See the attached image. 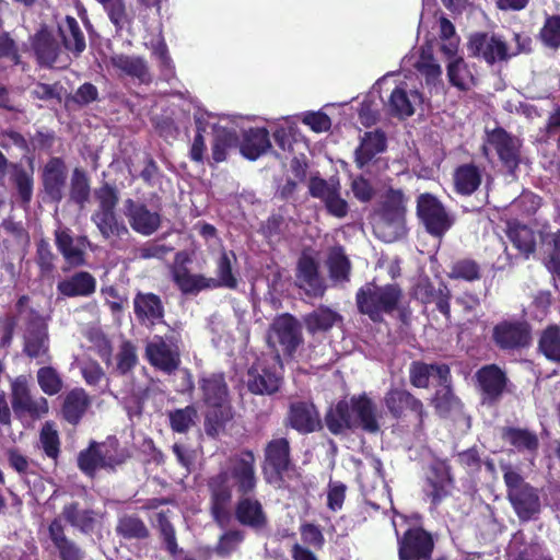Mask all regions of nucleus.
Segmentation results:
<instances>
[{
    "label": "nucleus",
    "mask_w": 560,
    "mask_h": 560,
    "mask_svg": "<svg viewBox=\"0 0 560 560\" xmlns=\"http://www.w3.org/2000/svg\"><path fill=\"white\" fill-rule=\"evenodd\" d=\"M255 457L250 452H244L230 462L226 470L210 479L211 512L215 522L225 527L230 521L228 505L232 498V488L242 494L252 492L256 487Z\"/></svg>",
    "instance_id": "nucleus-1"
},
{
    "label": "nucleus",
    "mask_w": 560,
    "mask_h": 560,
    "mask_svg": "<svg viewBox=\"0 0 560 560\" xmlns=\"http://www.w3.org/2000/svg\"><path fill=\"white\" fill-rule=\"evenodd\" d=\"M325 423L334 434L343 433L348 429L376 433L381 428L376 407L365 394L352 396L332 406L326 413Z\"/></svg>",
    "instance_id": "nucleus-2"
},
{
    "label": "nucleus",
    "mask_w": 560,
    "mask_h": 560,
    "mask_svg": "<svg viewBox=\"0 0 560 560\" xmlns=\"http://www.w3.org/2000/svg\"><path fill=\"white\" fill-rule=\"evenodd\" d=\"M375 235L390 243L405 234V202L401 191H389L378 211L372 217Z\"/></svg>",
    "instance_id": "nucleus-3"
},
{
    "label": "nucleus",
    "mask_w": 560,
    "mask_h": 560,
    "mask_svg": "<svg viewBox=\"0 0 560 560\" xmlns=\"http://www.w3.org/2000/svg\"><path fill=\"white\" fill-rule=\"evenodd\" d=\"M401 296L402 292L396 284L378 287L368 283L357 293V303L362 314L378 322L384 314H389L397 307Z\"/></svg>",
    "instance_id": "nucleus-4"
},
{
    "label": "nucleus",
    "mask_w": 560,
    "mask_h": 560,
    "mask_svg": "<svg viewBox=\"0 0 560 560\" xmlns=\"http://www.w3.org/2000/svg\"><path fill=\"white\" fill-rule=\"evenodd\" d=\"M503 479L508 488V499L522 521H529L540 512V499L537 489L510 466L503 467Z\"/></svg>",
    "instance_id": "nucleus-5"
},
{
    "label": "nucleus",
    "mask_w": 560,
    "mask_h": 560,
    "mask_svg": "<svg viewBox=\"0 0 560 560\" xmlns=\"http://www.w3.org/2000/svg\"><path fill=\"white\" fill-rule=\"evenodd\" d=\"M468 50L471 55L481 57L488 63L492 65L517 55L523 48L520 44L515 49L511 48L506 42L498 35L477 33L470 36Z\"/></svg>",
    "instance_id": "nucleus-6"
},
{
    "label": "nucleus",
    "mask_w": 560,
    "mask_h": 560,
    "mask_svg": "<svg viewBox=\"0 0 560 560\" xmlns=\"http://www.w3.org/2000/svg\"><path fill=\"white\" fill-rule=\"evenodd\" d=\"M521 148L522 142L517 137L508 133L502 128H495L487 131L482 150L485 155H488L489 149H493L503 166L513 172L521 161Z\"/></svg>",
    "instance_id": "nucleus-7"
},
{
    "label": "nucleus",
    "mask_w": 560,
    "mask_h": 560,
    "mask_svg": "<svg viewBox=\"0 0 560 560\" xmlns=\"http://www.w3.org/2000/svg\"><path fill=\"white\" fill-rule=\"evenodd\" d=\"M280 370L279 354L272 357L270 363L265 359L258 360L248 371L249 390L260 395H270L277 392L281 383Z\"/></svg>",
    "instance_id": "nucleus-8"
},
{
    "label": "nucleus",
    "mask_w": 560,
    "mask_h": 560,
    "mask_svg": "<svg viewBox=\"0 0 560 560\" xmlns=\"http://www.w3.org/2000/svg\"><path fill=\"white\" fill-rule=\"evenodd\" d=\"M417 209L419 218L432 235L442 236L454 223L453 217L430 194L419 196Z\"/></svg>",
    "instance_id": "nucleus-9"
},
{
    "label": "nucleus",
    "mask_w": 560,
    "mask_h": 560,
    "mask_svg": "<svg viewBox=\"0 0 560 560\" xmlns=\"http://www.w3.org/2000/svg\"><path fill=\"white\" fill-rule=\"evenodd\" d=\"M12 408L18 417L43 418L48 413V401L43 396H32L27 383L19 377L12 382Z\"/></svg>",
    "instance_id": "nucleus-10"
},
{
    "label": "nucleus",
    "mask_w": 560,
    "mask_h": 560,
    "mask_svg": "<svg viewBox=\"0 0 560 560\" xmlns=\"http://www.w3.org/2000/svg\"><path fill=\"white\" fill-rule=\"evenodd\" d=\"M267 340L273 349L280 348L291 354L302 341L298 322L290 315L277 317L270 326Z\"/></svg>",
    "instance_id": "nucleus-11"
},
{
    "label": "nucleus",
    "mask_w": 560,
    "mask_h": 560,
    "mask_svg": "<svg viewBox=\"0 0 560 560\" xmlns=\"http://www.w3.org/2000/svg\"><path fill=\"white\" fill-rule=\"evenodd\" d=\"M145 358L154 368L171 374L180 363L178 347L161 336H154L147 342Z\"/></svg>",
    "instance_id": "nucleus-12"
},
{
    "label": "nucleus",
    "mask_w": 560,
    "mask_h": 560,
    "mask_svg": "<svg viewBox=\"0 0 560 560\" xmlns=\"http://www.w3.org/2000/svg\"><path fill=\"white\" fill-rule=\"evenodd\" d=\"M310 194L320 199L329 212L336 218H345L348 213V203L340 195V184L337 179L314 177L310 182Z\"/></svg>",
    "instance_id": "nucleus-13"
},
{
    "label": "nucleus",
    "mask_w": 560,
    "mask_h": 560,
    "mask_svg": "<svg viewBox=\"0 0 560 560\" xmlns=\"http://www.w3.org/2000/svg\"><path fill=\"white\" fill-rule=\"evenodd\" d=\"M432 550V537L421 528L408 530L399 540L401 560H430Z\"/></svg>",
    "instance_id": "nucleus-14"
},
{
    "label": "nucleus",
    "mask_w": 560,
    "mask_h": 560,
    "mask_svg": "<svg viewBox=\"0 0 560 560\" xmlns=\"http://www.w3.org/2000/svg\"><path fill=\"white\" fill-rule=\"evenodd\" d=\"M422 103V96L407 81L399 82L390 92L387 106L392 115L406 118L413 115L416 107Z\"/></svg>",
    "instance_id": "nucleus-15"
},
{
    "label": "nucleus",
    "mask_w": 560,
    "mask_h": 560,
    "mask_svg": "<svg viewBox=\"0 0 560 560\" xmlns=\"http://www.w3.org/2000/svg\"><path fill=\"white\" fill-rule=\"evenodd\" d=\"M124 209L131 229L137 233L148 236L160 228V214L150 211L145 205L127 199L124 202Z\"/></svg>",
    "instance_id": "nucleus-16"
},
{
    "label": "nucleus",
    "mask_w": 560,
    "mask_h": 560,
    "mask_svg": "<svg viewBox=\"0 0 560 560\" xmlns=\"http://www.w3.org/2000/svg\"><path fill=\"white\" fill-rule=\"evenodd\" d=\"M478 387L485 402H494L503 394L508 378L505 373L497 365L490 364L476 373Z\"/></svg>",
    "instance_id": "nucleus-17"
},
{
    "label": "nucleus",
    "mask_w": 560,
    "mask_h": 560,
    "mask_svg": "<svg viewBox=\"0 0 560 560\" xmlns=\"http://www.w3.org/2000/svg\"><path fill=\"white\" fill-rule=\"evenodd\" d=\"M203 401L209 408L220 409L221 415L229 409V393L224 376L219 373L203 375L199 380Z\"/></svg>",
    "instance_id": "nucleus-18"
},
{
    "label": "nucleus",
    "mask_w": 560,
    "mask_h": 560,
    "mask_svg": "<svg viewBox=\"0 0 560 560\" xmlns=\"http://www.w3.org/2000/svg\"><path fill=\"white\" fill-rule=\"evenodd\" d=\"M47 324L38 314L32 315L24 335V351L31 358H39L47 353Z\"/></svg>",
    "instance_id": "nucleus-19"
},
{
    "label": "nucleus",
    "mask_w": 560,
    "mask_h": 560,
    "mask_svg": "<svg viewBox=\"0 0 560 560\" xmlns=\"http://www.w3.org/2000/svg\"><path fill=\"white\" fill-rule=\"evenodd\" d=\"M296 282L308 295L320 296L325 291L324 280L318 273L314 258L302 255L298 262Z\"/></svg>",
    "instance_id": "nucleus-20"
},
{
    "label": "nucleus",
    "mask_w": 560,
    "mask_h": 560,
    "mask_svg": "<svg viewBox=\"0 0 560 560\" xmlns=\"http://www.w3.org/2000/svg\"><path fill=\"white\" fill-rule=\"evenodd\" d=\"M33 49L43 65L62 67L67 63L63 51L46 30H40L34 36Z\"/></svg>",
    "instance_id": "nucleus-21"
},
{
    "label": "nucleus",
    "mask_w": 560,
    "mask_h": 560,
    "mask_svg": "<svg viewBox=\"0 0 560 560\" xmlns=\"http://www.w3.org/2000/svg\"><path fill=\"white\" fill-rule=\"evenodd\" d=\"M493 338L501 348L512 349L527 345L529 334L527 326L522 323L504 322L494 327Z\"/></svg>",
    "instance_id": "nucleus-22"
},
{
    "label": "nucleus",
    "mask_w": 560,
    "mask_h": 560,
    "mask_svg": "<svg viewBox=\"0 0 560 560\" xmlns=\"http://www.w3.org/2000/svg\"><path fill=\"white\" fill-rule=\"evenodd\" d=\"M56 244L66 261L71 266L84 264V238H73L68 229L56 230Z\"/></svg>",
    "instance_id": "nucleus-23"
},
{
    "label": "nucleus",
    "mask_w": 560,
    "mask_h": 560,
    "mask_svg": "<svg viewBox=\"0 0 560 560\" xmlns=\"http://www.w3.org/2000/svg\"><path fill=\"white\" fill-rule=\"evenodd\" d=\"M410 382L416 387L425 388L432 378L439 383H445L450 378V369L445 364H425L415 362L409 371Z\"/></svg>",
    "instance_id": "nucleus-24"
},
{
    "label": "nucleus",
    "mask_w": 560,
    "mask_h": 560,
    "mask_svg": "<svg viewBox=\"0 0 560 560\" xmlns=\"http://www.w3.org/2000/svg\"><path fill=\"white\" fill-rule=\"evenodd\" d=\"M66 178V166L60 159L54 158L45 165L43 172L44 186L52 200H61Z\"/></svg>",
    "instance_id": "nucleus-25"
},
{
    "label": "nucleus",
    "mask_w": 560,
    "mask_h": 560,
    "mask_svg": "<svg viewBox=\"0 0 560 560\" xmlns=\"http://www.w3.org/2000/svg\"><path fill=\"white\" fill-rule=\"evenodd\" d=\"M137 318L143 324H155L163 318L160 298L153 293H138L133 300Z\"/></svg>",
    "instance_id": "nucleus-26"
},
{
    "label": "nucleus",
    "mask_w": 560,
    "mask_h": 560,
    "mask_svg": "<svg viewBox=\"0 0 560 560\" xmlns=\"http://www.w3.org/2000/svg\"><path fill=\"white\" fill-rule=\"evenodd\" d=\"M289 422L292 428L303 433L315 431L320 423L314 405L306 402L291 405Z\"/></svg>",
    "instance_id": "nucleus-27"
},
{
    "label": "nucleus",
    "mask_w": 560,
    "mask_h": 560,
    "mask_svg": "<svg viewBox=\"0 0 560 560\" xmlns=\"http://www.w3.org/2000/svg\"><path fill=\"white\" fill-rule=\"evenodd\" d=\"M96 288L95 278L85 271H80L60 281L57 289L65 296H88L94 293Z\"/></svg>",
    "instance_id": "nucleus-28"
},
{
    "label": "nucleus",
    "mask_w": 560,
    "mask_h": 560,
    "mask_svg": "<svg viewBox=\"0 0 560 560\" xmlns=\"http://www.w3.org/2000/svg\"><path fill=\"white\" fill-rule=\"evenodd\" d=\"M271 148L266 128H252L244 133L241 153L249 160H256Z\"/></svg>",
    "instance_id": "nucleus-29"
},
{
    "label": "nucleus",
    "mask_w": 560,
    "mask_h": 560,
    "mask_svg": "<svg viewBox=\"0 0 560 560\" xmlns=\"http://www.w3.org/2000/svg\"><path fill=\"white\" fill-rule=\"evenodd\" d=\"M173 279L179 290L186 294L198 293L205 289H214L217 284L213 278L190 273L185 267H175L173 269Z\"/></svg>",
    "instance_id": "nucleus-30"
},
{
    "label": "nucleus",
    "mask_w": 560,
    "mask_h": 560,
    "mask_svg": "<svg viewBox=\"0 0 560 560\" xmlns=\"http://www.w3.org/2000/svg\"><path fill=\"white\" fill-rule=\"evenodd\" d=\"M109 65L120 74L136 78L141 82L149 81L150 79L147 63L140 57L122 54L113 55L109 59Z\"/></svg>",
    "instance_id": "nucleus-31"
},
{
    "label": "nucleus",
    "mask_w": 560,
    "mask_h": 560,
    "mask_svg": "<svg viewBox=\"0 0 560 560\" xmlns=\"http://www.w3.org/2000/svg\"><path fill=\"white\" fill-rule=\"evenodd\" d=\"M289 452V442L283 438L272 440L266 447V463L275 469L279 477L290 470Z\"/></svg>",
    "instance_id": "nucleus-32"
},
{
    "label": "nucleus",
    "mask_w": 560,
    "mask_h": 560,
    "mask_svg": "<svg viewBox=\"0 0 560 560\" xmlns=\"http://www.w3.org/2000/svg\"><path fill=\"white\" fill-rule=\"evenodd\" d=\"M91 220L105 240L115 241L129 235L128 228L119 220L116 211L92 214Z\"/></svg>",
    "instance_id": "nucleus-33"
},
{
    "label": "nucleus",
    "mask_w": 560,
    "mask_h": 560,
    "mask_svg": "<svg viewBox=\"0 0 560 560\" xmlns=\"http://www.w3.org/2000/svg\"><path fill=\"white\" fill-rule=\"evenodd\" d=\"M49 536L55 547L58 549L62 560H82L83 551L71 540H69L65 533L63 526L59 518L54 520L49 527Z\"/></svg>",
    "instance_id": "nucleus-34"
},
{
    "label": "nucleus",
    "mask_w": 560,
    "mask_h": 560,
    "mask_svg": "<svg viewBox=\"0 0 560 560\" xmlns=\"http://www.w3.org/2000/svg\"><path fill=\"white\" fill-rule=\"evenodd\" d=\"M451 477L445 467H434L428 476L427 486L424 488L425 495L433 504L441 502L451 489Z\"/></svg>",
    "instance_id": "nucleus-35"
},
{
    "label": "nucleus",
    "mask_w": 560,
    "mask_h": 560,
    "mask_svg": "<svg viewBox=\"0 0 560 560\" xmlns=\"http://www.w3.org/2000/svg\"><path fill=\"white\" fill-rule=\"evenodd\" d=\"M237 521L246 526L260 528L266 524V515L258 500L252 498H243L236 506Z\"/></svg>",
    "instance_id": "nucleus-36"
},
{
    "label": "nucleus",
    "mask_w": 560,
    "mask_h": 560,
    "mask_svg": "<svg viewBox=\"0 0 560 560\" xmlns=\"http://www.w3.org/2000/svg\"><path fill=\"white\" fill-rule=\"evenodd\" d=\"M90 398L84 389L75 388L67 394L65 397L62 413L65 419L75 424L80 421L90 406Z\"/></svg>",
    "instance_id": "nucleus-37"
},
{
    "label": "nucleus",
    "mask_w": 560,
    "mask_h": 560,
    "mask_svg": "<svg viewBox=\"0 0 560 560\" xmlns=\"http://www.w3.org/2000/svg\"><path fill=\"white\" fill-rule=\"evenodd\" d=\"M384 401L388 410L394 416H398L404 410V408H410L411 410L416 411L419 417H422V402L404 389L392 388L385 395Z\"/></svg>",
    "instance_id": "nucleus-38"
},
{
    "label": "nucleus",
    "mask_w": 560,
    "mask_h": 560,
    "mask_svg": "<svg viewBox=\"0 0 560 560\" xmlns=\"http://www.w3.org/2000/svg\"><path fill=\"white\" fill-rule=\"evenodd\" d=\"M65 47L75 55L85 49V38L78 21L72 16H66L58 25Z\"/></svg>",
    "instance_id": "nucleus-39"
},
{
    "label": "nucleus",
    "mask_w": 560,
    "mask_h": 560,
    "mask_svg": "<svg viewBox=\"0 0 560 560\" xmlns=\"http://www.w3.org/2000/svg\"><path fill=\"white\" fill-rule=\"evenodd\" d=\"M341 320V316L329 307L320 306L304 318L307 331L312 334L326 331Z\"/></svg>",
    "instance_id": "nucleus-40"
},
{
    "label": "nucleus",
    "mask_w": 560,
    "mask_h": 560,
    "mask_svg": "<svg viewBox=\"0 0 560 560\" xmlns=\"http://www.w3.org/2000/svg\"><path fill=\"white\" fill-rule=\"evenodd\" d=\"M385 149V137L382 132H366L360 147L355 150V162L359 167H363L377 153Z\"/></svg>",
    "instance_id": "nucleus-41"
},
{
    "label": "nucleus",
    "mask_w": 560,
    "mask_h": 560,
    "mask_svg": "<svg viewBox=\"0 0 560 560\" xmlns=\"http://www.w3.org/2000/svg\"><path fill=\"white\" fill-rule=\"evenodd\" d=\"M62 516L70 525L83 533L92 532L97 522L96 513L91 510L80 509L78 503L65 505Z\"/></svg>",
    "instance_id": "nucleus-42"
},
{
    "label": "nucleus",
    "mask_w": 560,
    "mask_h": 560,
    "mask_svg": "<svg viewBox=\"0 0 560 560\" xmlns=\"http://www.w3.org/2000/svg\"><path fill=\"white\" fill-rule=\"evenodd\" d=\"M480 183V171L472 164L462 165L454 173L455 189L462 195H471Z\"/></svg>",
    "instance_id": "nucleus-43"
},
{
    "label": "nucleus",
    "mask_w": 560,
    "mask_h": 560,
    "mask_svg": "<svg viewBox=\"0 0 560 560\" xmlns=\"http://www.w3.org/2000/svg\"><path fill=\"white\" fill-rule=\"evenodd\" d=\"M326 265L332 281L341 282L348 280L351 265L342 247L335 246L330 248Z\"/></svg>",
    "instance_id": "nucleus-44"
},
{
    "label": "nucleus",
    "mask_w": 560,
    "mask_h": 560,
    "mask_svg": "<svg viewBox=\"0 0 560 560\" xmlns=\"http://www.w3.org/2000/svg\"><path fill=\"white\" fill-rule=\"evenodd\" d=\"M238 138L234 131L223 127L215 128V135L211 148L212 160L220 163L226 160L228 151L237 145Z\"/></svg>",
    "instance_id": "nucleus-45"
},
{
    "label": "nucleus",
    "mask_w": 560,
    "mask_h": 560,
    "mask_svg": "<svg viewBox=\"0 0 560 560\" xmlns=\"http://www.w3.org/2000/svg\"><path fill=\"white\" fill-rule=\"evenodd\" d=\"M508 236L514 246L526 256L535 250L536 237L528 226L517 223L509 224Z\"/></svg>",
    "instance_id": "nucleus-46"
},
{
    "label": "nucleus",
    "mask_w": 560,
    "mask_h": 560,
    "mask_svg": "<svg viewBox=\"0 0 560 560\" xmlns=\"http://www.w3.org/2000/svg\"><path fill=\"white\" fill-rule=\"evenodd\" d=\"M103 8L116 28L122 30L131 25L135 13L131 8H128L126 0H112Z\"/></svg>",
    "instance_id": "nucleus-47"
},
{
    "label": "nucleus",
    "mask_w": 560,
    "mask_h": 560,
    "mask_svg": "<svg viewBox=\"0 0 560 560\" xmlns=\"http://www.w3.org/2000/svg\"><path fill=\"white\" fill-rule=\"evenodd\" d=\"M502 436L518 451L535 452L538 447L537 435L526 429L508 428Z\"/></svg>",
    "instance_id": "nucleus-48"
},
{
    "label": "nucleus",
    "mask_w": 560,
    "mask_h": 560,
    "mask_svg": "<svg viewBox=\"0 0 560 560\" xmlns=\"http://www.w3.org/2000/svg\"><path fill=\"white\" fill-rule=\"evenodd\" d=\"M236 261V256L233 252L222 250L217 261V282L215 288L226 287L233 289L236 287L237 281L232 273V262Z\"/></svg>",
    "instance_id": "nucleus-49"
},
{
    "label": "nucleus",
    "mask_w": 560,
    "mask_h": 560,
    "mask_svg": "<svg viewBox=\"0 0 560 560\" xmlns=\"http://www.w3.org/2000/svg\"><path fill=\"white\" fill-rule=\"evenodd\" d=\"M93 196L97 203V208L93 214L116 211V207L119 201V195L114 186L105 183L94 190Z\"/></svg>",
    "instance_id": "nucleus-50"
},
{
    "label": "nucleus",
    "mask_w": 560,
    "mask_h": 560,
    "mask_svg": "<svg viewBox=\"0 0 560 560\" xmlns=\"http://www.w3.org/2000/svg\"><path fill=\"white\" fill-rule=\"evenodd\" d=\"M448 381L450 378L445 383H439L440 388L432 399L436 411L441 416H447L451 411L457 410L460 407L458 399L453 395L450 388Z\"/></svg>",
    "instance_id": "nucleus-51"
},
{
    "label": "nucleus",
    "mask_w": 560,
    "mask_h": 560,
    "mask_svg": "<svg viewBox=\"0 0 560 560\" xmlns=\"http://www.w3.org/2000/svg\"><path fill=\"white\" fill-rule=\"evenodd\" d=\"M415 67L422 75L425 77L428 83H434L442 74L441 66L434 59L430 47L421 49Z\"/></svg>",
    "instance_id": "nucleus-52"
},
{
    "label": "nucleus",
    "mask_w": 560,
    "mask_h": 560,
    "mask_svg": "<svg viewBox=\"0 0 560 560\" xmlns=\"http://www.w3.org/2000/svg\"><path fill=\"white\" fill-rule=\"evenodd\" d=\"M81 374L89 386L109 390V381L102 366L96 361H85L81 364Z\"/></svg>",
    "instance_id": "nucleus-53"
},
{
    "label": "nucleus",
    "mask_w": 560,
    "mask_h": 560,
    "mask_svg": "<svg viewBox=\"0 0 560 560\" xmlns=\"http://www.w3.org/2000/svg\"><path fill=\"white\" fill-rule=\"evenodd\" d=\"M539 349L549 360L560 361V328L558 326H550L542 332Z\"/></svg>",
    "instance_id": "nucleus-54"
},
{
    "label": "nucleus",
    "mask_w": 560,
    "mask_h": 560,
    "mask_svg": "<svg viewBox=\"0 0 560 560\" xmlns=\"http://www.w3.org/2000/svg\"><path fill=\"white\" fill-rule=\"evenodd\" d=\"M39 443L44 453L56 459L60 451V440L58 431L52 422H46L39 432Z\"/></svg>",
    "instance_id": "nucleus-55"
},
{
    "label": "nucleus",
    "mask_w": 560,
    "mask_h": 560,
    "mask_svg": "<svg viewBox=\"0 0 560 560\" xmlns=\"http://www.w3.org/2000/svg\"><path fill=\"white\" fill-rule=\"evenodd\" d=\"M115 359V372H117L120 375L128 374L138 362L136 347L130 341H124L120 345Z\"/></svg>",
    "instance_id": "nucleus-56"
},
{
    "label": "nucleus",
    "mask_w": 560,
    "mask_h": 560,
    "mask_svg": "<svg viewBox=\"0 0 560 560\" xmlns=\"http://www.w3.org/2000/svg\"><path fill=\"white\" fill-rule=\"evenodd\" d=\"M171 428L178 433L187 432L196 423L197 410L192 406L176 409L168 413Z\"/></svg>",
    "instance_id": "nucleus-57"
},
{
    "label": "nucleus",
    "mask_w": 560,
    "mask_h": 560,
    "mask_svg": "<svg viewBox=\"0 0 560 560\" xmlns=\"http://www.w3.org/2000/svg\"><path fill=\"white\" fill-rule=\"evenodd\" d=\"M450 82L459 90H467L472 80L463 58H455L447 65Z\"/></svg>",
    "instance_id": "nucleus-58"
},
{
    "label": "nucleus",
    "mask_w": 560,
    "mask_h": 560,
    "mask_svg": "<svg viewBox=\"0 0 560 560\" xmlns=\"http://www.w3.org/2000/svg\"><path fill=\"white\" fill-rule=\"evenodd\" d=\"M116 532L124 538H144L148 536V529L144 523L138 517L122 516L119 518Z\"/></svg>",
    "instance_id": "nucleus-59"
},
{
    "label": "nucleus",
    "mask_w": 560,
    "mask_h": 560,
    "mask_svg": "<svg viewBox=\"0 0 560 560\" xmlns=\"http://www.w3.org/2000/svg\"><path fill=\"white\" fill-rule=\"evenodd\" d=\"M37 382L42 390L47 395H56L62 388V380L52 368H42L37 372Z\"/></svg>",
    "instance_id": "nucleus-60"
},
{
    "label": "nucleus",
    "mask_w": 560,
    "mask_h": 560,
    "mask_svg": "<svg viewBox=\"0 0 560 560\" xmlns=\"http://www.w3.org/2000/svg\"><path fill=\"white\" fill-rule=\"evenodd\" d=\"M98 456L101 457L103 468H114L124 462V456L118 452V443L109 439L104 443H96Z\"/></svg>",
    "instance_id": "nucleus-61"
},
{
    "label": "nucleus",
    "mask_w": 560,
    "mask_h": 560,
    "mask_svg": "<svg viewBox=\"0 0 560 560\" xmlns=\"http://www.w3.org/2000/svg\"><path fill=\"white\" fill-rule=\"evenodd\" d=\"M71 199L81 207L88 201L90 196V184L85 174L80 170H74L71 178Z\"/></svg>",
    "instance_id": "nucleus-62"
},
{
    "label": "nucleus",
    "mask_w": 560,
    "mask_h": 560,
    "mask_svg": "<svg viewBox=\"0 0 560 560\" xmlns=\"http://www.w3.org/2000/svg\"><path fill=\"white\" fill-rule=\"evenodd\" d=\"M78 465L82 471L90 476H93L97 469L103 468L95 442L91 443L89 448L80 452Z\"/></svg>",
    "instance_id": "nucleus-63"
},
{
    "label": "nucleus",
    "mask_w": 560,
    "mask_h": 560,
    "mask_svg": "<svg viewBox=\"0 0 560 560\" xmlns=\"http://www.w3.org/2000/svg\"><path fill=\"white\" fill-rule=\"evenodd\" d=\"M540 38L542 43L550 48H558L560 46V16L552 15L546 19V22L540 31Z\"/></svg>",
    "instance_id": "nucleus-64"
}]
</instances>
